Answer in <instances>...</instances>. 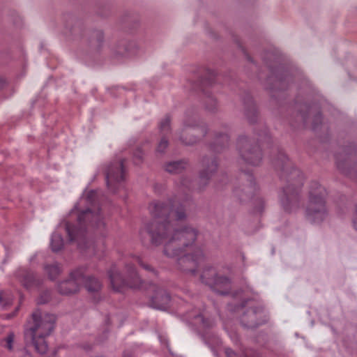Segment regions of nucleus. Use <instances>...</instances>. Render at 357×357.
Returning a JSON list of instances; mask_svg holds the SVG:
<instances>
[{"instance_id": "26", "label": "nucleus", "mask_w": 357, "mask_h": 357, "mask_svg": "<svg viewBox=\"0 0 357 357\" xmlns=\"http://www.w3.org/2000/svg\"><path fill=\"white\" fill-rule=\"evenodd\" d=\"M45 273L51 280H55L61 273V266L57 262L46 264L43 266Z\"/></svg>"}, {"instance_id": "24", "label": "nucleus", "mask_w": 357, "mask_h": 357, "mask_svg": "<svg viewBox=\"0 0 357 357\" xmlns=\"http://www.w3.org/2000/svg\"><path fill=\"white\" fill-rule=\"evenodd\" d=\"M335 159L337 168L342 172V173L349 175L352 178L357 180V164H355L352 167L347 168L345 167L346 163L340 160V154H335Z\"/></svg>"}, {"instance_id": "37", "label": "nucleus", "mask_w": 357, "mask_h": 357, "mask_svg": "<svg viewBox=\"0 0 357 357\" xmlns=\"http://www.w3.org/2000/svg\"><path fill=\"white\" fill-rule=\"evenodd\" d=\"M168 140L165 137H162L158 145L157 151L161 153H164L168 146Z\"/></svg>"}, {"instance_id": "42", "label": "nucleus", "mask_w": 357, "mask_h": 357, "mask_svg": "<svg viewBox=\"0 0 357 357\" xmlns=\"http://www.w3.org/2000/svg\"><path fill=\"white\" fill-rule=\"evenodd\" d=\"M225 352L227 357H238L237 354L230 348H226Z\"/></svg>"}, {"instance_id": "40", "label": "nucleus", "mask_w": 357, "mask_h": 357, "mask_svg": "<svg viewBox=\"0 0 357 357\" xmlns=\"http://www.w3.org/2000/svg\"><path fill=\"white\" fill-rule=\"evenodd\" d=\"M195 319L198 321H200L204 327H209L211 326L209 321H206L202 314H197L195 316Z\"/></svg>"}, {"instance_id": "19", "label": "nucleus", "mask_w": 357, "mask_h": 357, "mask_svg": "<svg viewBox=\"0 0 357 357\" xmlns=\"http://www.w3.org/2000/svg\"><path fill=\"white\" fill-rule=\"evenodd\" d=\"M243 112L246 119L250 123H255L257 121L259 113L257 106L249 93H245L243 100Z\"/></svg>"}, {"instance_id": "30", "label": "nucleus", "mask_w": 357, "mask_h": 357, "mask_svg": "<svg viewBox=\"0 0 357 357\" xmlns=\"http://www.w3.org/2000/svg\"><path fill=\"white\" fill-rule=\"evenodd\" d=\"M170 118L168 116H166L159 123V129L160 131L162 134H166L170 130Z\"/></svg>"}, {"instance_id": "36", "label": "nucleus", "mask_w": 357, "mask_h": 357, "mask_svg": "<svg viewBox=\"0 0 357 357\" xmlns=\"http://www.w3.org/2000/svg\"><path fill=\"white\" fill-rule=\"evenodd\" d=\"M144 157V153L141 149H137L133 153L134 162L136 165H139L142 162Z\"/></svg>"}, {"instance_id": "23", "label": "nucleus", "mask_w": 357, "mask_h": 357, "mask_svg": "<svg viewBox=\"0 0 357 357\" xmlns=\"http://www.w3.org/2000/svg\"><path fill=\"white\" fill-rule=\"evenodd\" d=\"M79 268H83L84 271V277L80 281V284L83 283L89 292H98L100 290L102 287L101 282L93 276L86 275L85 267H80Z\"/></svg>"}, {"instance_id": "5", "label": "nucleus", "mask_w": 357, "mask_h": 357, "mask_svg": "<svg viewBox=\"0 0 357 357\" xmlns=\"http://www.w3.org/2000/svg\"><path fill=\"white\" fill-rule=\"evenodd\" d=\"M55 322L54 314L43 313L39 309L35 310L25 326L24 333L26 345H32L36 352L45 354L48 349L45 338L54 331Z\"/></svg>"}, {"instance_id": "46", "label": "nucleus", "mask_w": 357, "mask_h": 357, "mask_svg": "<svg viewBox=\"0 0 357 357\" xmlns=\"http://www.w3.org/2000/svg\"><path fill=\"white\" fill-rule=\"evenodd\" d=\"M6 85V80L3 78H0V89Z\"/></svg>"}, {"instance_id": "29", "label": "nucleus", "mask_w": 357, "mask_h": 357, "mask_svg": "<svg viewBox=\"0 0 357 357\" xmlns=\"http://www.w3.org/2000/svg\"><path fill=\"white\" fill-rule=\"evenodd\" d=\"M13 297L6 292L0 293V305L6 308L12 304Z\"/></svg>"}, {"instance_id": "14", "label": "nucleus", "mask_w": 357, "mask_h": 357, "mask_svg": "<svg viewBox=\"0 0 357 357\" xmlns=\"http://www.w3.org/2000/svg\"><path fill=\"white\" fill-rule=\"evenodd\" d=\"M266 321V314L261 306L247 309L241 317V324L246 328H255Z\"/></svg>"}, {"instance_id": "21", "label": "nucleus", "mask_w": 357, "mask_h": 357, "mask_svg": "<svg viewBox=\"0 0 357 357\" xmlns=\"http://www.w3.org/2000/svg\"><path fill=\"white\" fill-rule=\"evenodd\" d=\"M144 52L137 41H129L123 47V51L119 50L118 54L125 57H134Z\"/></svg>"}, {"instance_id": "8", "label": "nucleus", "mask_w": 357, "mask_h": 357, "mask_svg": "<svg viewBox=\"0 0 357 357\" xmlns=\"http://www.w3.org/2000/svg\"><path fill=\"white\" fill-rule=\"evenodd\" d=\"M126 278L119 273L115 265L108 271L111 285L116 291H121L125 287H138L142 283V280L132 264H126Z\"/></svg>"}, {"instance_id": "35", "label": "nucleus", "mask_w": 357, "mask_h": 357, "mask_svg": "<svg viewBox=\"0 0 357 357\" xmlns=\"http://www.w3.org/2000/svg\"><path fill=\"white\" fill-rule=\"evenodd\" d=\"M91 37L96 39L98 43H102L104 41V33L102 30H93L91 32Z\"/></svg>"}, {"instance_id": "11", "label": "nucleus", "mask_w": 357, "mask_h": 357, "mask_svg": "<svg viewBox=\"0 0 357 357\" xmlns=\"http://www.w3.org/2000/svg\"><path fill=\"white\" fill-rule=\"evenodd\" d=\"M200 165L198 188L199 190H204L216 173L218 168V161L217 158L213 155H205L201 158Z\"/></svg>"}, {"instance_id": "2", "label": "nucleus", "mask_w": 357, "mask_h": 357, "mask_svg": "<svg viewBox=\"0 0 357 357\" xmlns=\"http://www.w3.org/2000/svg\"><path fill=\"white\" fill-rule=\"evenodd\" d=\"M96 196L95 191H90L84 199L89 206L84 210H80L79 204H77L70 212V215L76 214V226L68 221L59 225V228H63L66 231L68 240L76 242L78 248L82 251L91 249L94 252L93 243L89 239L88 234L93 231H102L105 226L100 208L94 203Z\"/></svg>"}, {"instance_id": "33", "label": "nucleus", "mask_w": 357, "mask_h": 357, "mask_svg": "<svg viewBox=\"0 0 357 357\" xmlns=\"http://www.w3.org/2000/svg\"><path fill=\"white\" fill-rule=\"evenodd\" d=\"M133 261L137 263L144 270L152 273L153 275H156V271H155V269L149 264L144 263L139 257H134Z\"/></svg>"}, {"instance_id": "50", "label": "nucleus", "mask_w": 357, "mask_h": 357, "mask_svg": "<svg viewBox=\"0 0 357 357\" xmlns=\"http://www.w3.org/2000/svg\"><path fill=\"white\" fill-rule=\"evenodd\" d=\"M273 77H269L267 79V82H271L272 80Z\"/></svg>"}, {"instance_id": "18", "label": "nucleus", "mask_w": 357, "mask_h": 357, "mask_svg": "<svg viewBox=\"0 0 357 357\" xmlns=\"http://www.w3.org/2000/svg\"><path fill=\"white\" fill-rule=\"evenodd\" d=\"M154 294L151 296V306L155 309L165 310L170 302V296L167 291L159 287H154Z\"/></svg>"}, {"instance_id": "32", "label": "nucleus", "mask_w": 357, "mask_h": 357, "mask_svg": "<svg viewBox=\"0 0 357 357\" xmlns=\"http://www.w3.org/2000/svg\"><path fill=\"white\" fill-rule=\"evenodd\" d=\"M15 338V334L13 332H10L7 336L2 340L1 344L2 345L8 349L9 350H11L13 349V343Z\"/></svg>"}, {"instance_id": "44", "label": "nucleus", "mask_w": 357, "mask_h": 357, "mask_svg": "<svg viewBox=\"0 0 357 357\" xmlns=\"http://www.w3.org/2000/svg\"><path fill=\"white\" fill-rule=\"evenodd\" d=\"M257 201L259 202V204H260V206H259L257 208V211L258 212H261L263 208H264V201L261 198H257Z\"/></svg>"}, {"instance_id": "22", "label": "nucleus", "mask_w": 357, "mask_h": 357, "mask_svg": "<svg viewBox=\"0 0 357 357\" xmlns=\"http://www.w3.org/2000/svg\"><path fill=\"white\" fill-rule=\"evenodd\" d=\"M189 166L186 159L169 161L164 165L165 170L170 174H177L183 172Z\"/></svg>"}, {"instance_id": "15", "label": "nucleus", "mask_w": 357, "mask_h": 357, "mask_svg": "<svg viewBox=\"0 0 357 357\" xmlns=\"http://www.w3.org/2000/svg\"><path fill=\"white\" fill-rule=\"evenodd\" d=\"M83 277V268H77L72 271L69 279L63 280L58 284L59 292L63 295L77 293L79 289L80 281Z\"/></svg>"}, {"instance_id": "27", "label": "nucleus", "mask_w": 357, "mask_h": 357, "mask_svg": "<svg viewBox=\"0 0 357 357\" xmlns=\"http://www.w3.org/2000/svg\"><path fill=\"white\" fill-rule=\"evenodd\" d=\"M50 245L53 252L61 250L64 245L61 234L57 231L54 232L52 235Z\"/></svg>"}, {"instance_id": "12", "label": "nucleus", "mask_w": 357, "mask_h": 357, "mask_svg": "<svg viewBox=\"0 0 357 357\" xmlns=\"http://www.w3.org/2000/svg\"><path fill=\"white\" fill-rule=\"evenodd\" d=\"M86 33L87 29L82 19L74 15H67L65 17L63 34L68 40L79 41Z\"/></svg>"}, {"instance_id": "28", "label": "nucleus", "mask_w": 357, "mask_h": 357, "mask_svg": "<svg viewBox=\"0 0 357 357\" xmlns=\"http://www.w3.org/2000/svg\"><path fill=\"white\" fill-rule=\"evenodd\" d=\"M217 274L215 269L213 266L206 265L202 270L200 279L203 283L206 284L207 277L215 278L217 277Z\"/></svg>"}, {"instance_id": "17", "label": "nucleus", "mask_w": 357, "mask_h": 357, "mask_svg": "<svg viewBox=\"0 0 357 357\" xmlns=\"http://www.w3.org/2000/svg\"><path fill=\"white\" fill-rule=\"evenodd\" d=\"M207 279L206 285L221 295L227 294L231 289V280L226 276L217 274V277Z\"/></svg>"}, {"instance_id": "25", "label": "nucleus", "mask_w": 357, "mask_h": 357, "mask_svg": "<svg viewBox=\"0 0 357 357\" xmlns=\"http://www.w3.org/2000/svg\"><path fill=\"white\" fill-rule=\"evenodd\" d=\"M290 79L291 77L287 74L276 75L274 84L270 86L268 89L271 91L284 90L287 88Z\"/></svg>"}, {"instance_id": "45", "label": "nucleus", "mask_w": 357, "mask_h": 357, "mask_svg": "<svg viewBox=\"0 0 357 357\" xmlns=\"http://www.w3.org/2000/svg\"><path fill=\"white\" fill-rule=\"evenodd\" d=\"M353 223H354V228L357 231V206L356 207V212H355Z\"/></svg>"}, {"instance_id": "7", "label": "nucleus", "mask_w": 357, "mask_h": 357, "mask_svg": "<svg viewBox=\"0 0 357 357\" xmlns=\"http://www.w3.org/2000/svg\"><path fill=\"white\" fill-rule=\"evenodd\" d=\"M207 125L197 121L194 117H186L179 132L180 142L186 146H192L199 143L208 133Z\"/></svg>"}, {"instance_id": "10", "label": "nucleus", "mask_w": 357, "mask_h": 357, "mask_svg": "<svg viewBox=\"0 0 357 357\" xmlns=\"http://www.w3.org/2000/svg\"><path fill=\"white\" fill-rule=\"evenodd\" d=\"M123 163V159L118 158L110 162L105 167L106 183L108 189L113 193H116L123 186L126 178Z\"/></svg>"}, {"instance_id": "4", "label": "nucleus", "mask_w": 357, "mask_h": 357, "mask_svg": "<svg viewBox=\"0 0 357 357\" xmlns=\"http://www.w3.org/2000/svg\"><path fill=\"white\" fill-rule=\"evenodd\" d=\"M149 211L153 220L144 225L139 231L142 241L146 243L149 241L152 244V237L149 231V227L168 225L175 229H181L185 225L179 226L178 221L186 220L187 213L184 204L172 203L171 200L153 201L149 206Z\"/></svg>"}, {"instance_id": "43", "label": "nucleus", "mask_w": 357, "mask_h": 357, "mask_svg": "<svg viewBox=\"0 0 357 357\" xmlns=\"http://www.w3.org/2000/svg\"><path fill=\"white\" fill-rule=\"evenodd\" d=\"M181 184L186 188H190L191 187L190 181L187 178H182L181 181Z\"/></svg>"}, {"instance_id": "31", "label": "nucleus", "mask_w": 357, "mask_h": 357, "mask_svg": "<svg viewBox=\"0 0 357 357\" xmlns=\"http://www.w3.org/2000/svg\"><path fill=\"white\" fill-rule=\"evenodd\" d=\"M205 105L206 109L210 112H215L217 109V101L213 96H208Z\"/></svg>"}, {"instance_id": "6", "label": "nucleus", "mask_w": 357, "mask_h": 357, "mask_svg": "<svg viewBox=\"0 0 357 357\" xmlns=\"http://www.w3.org/2000/svg\"><path fill=\"white\" fill-rule=\"evenodd\" d=\"M326 189L318 182L311 183L308 195V204L305 210L307 219L312 223L321 222L327 216L326 206Z\"/></svg>"}, {"instance_id": "41", "label": "nucleus", "mask_w": 357, "mask_h": 357, "mask_svg": "<svg viewBox=\"0 0 357 357\" xmlns=\"http://www.w3.org/2000/svg\"><path fill=\"white\" fill-rule=\"evenodd\" d=\"M321 119L322 117L321 114L318 113L314 116V122L312 125L313 130H316L317 128L318 124L321 122Z\"/></svg>"}, {"instance_id": "47", "label": "nucleus", "mask_w": 357, "mask_h": 357, "mask_svg": "<svg viewBox=\"0 0 357 357\" xmlns=\"http://www.w3.org/2000/svg\"><path fill=\"white\" fill-rule=\"evenodd\" d=\"M123 357H132V354L130 352H124Z\"/></svg>"}, {"instance_id": "38", "label": "nucleus", "mask_w": 357, "mask_h": 357, "mask_svg": "<svg viewBox=\"0 0 357 357\" xmlns=\"http://www.w3.org/2000/svg\"><path fill=\"white\" fill-rule=\"evenodd\" d=\"M308 114L305 112H300L297 116L296 121L301 122L303 124L307 123Z\"/></svg>"}, {"instance_id": "16", "label": "nucleus", "mask_w": 357, "mask_h": 357, "mask_svg": "<svg viewBox=\"0 0 357 357\" xmlns=\"http://www.w3.org/2000/svg\"><path fill=\"white\" fill-rule=\"evenodd\" d=\"M229 135L227 131H218L213 132V141L209 143V149L211 151L220 153L225 151L229 146Z\"/></svg>"}, {"instance_id": "48", "label": "nucleus", "mask_w": 357, "mask_h": 357, "mask_svg": "<svg viewBox=\"0 0 357 357\" xmlns=\"http://www.w3.org/2000/svg\"><path fill=\"white\" fill-rule=\"evenodd\" d=\"M264 138L265 139H266V138L269 139L268 133L266 131H265V133H264Z\"/></svg>"}, {"instance_id": "1", "label": "nucleus", "mask_w": 357, "mask_h": 357, "mask_svg": "<svg viewBox=\"0 0 357 357\" xmlns=\"http://www.w3.org/2000/svg\"><path fill=\"white\" fill-rule=\"evenodd\" d=\"M152 245L158 246L164 243L163 254L169 258L178 257V268L185 273L195 275L199 264L205 259V254L197 245L199 230L185 225L181 229H175L168 225L149 227Z\"/></svg>"}, {"instance_id": "51", "label": "nucleus", "mask_w": 357, "mask_h": 357, "mask_svg": "<svg viewBox=\"0 0 357 357\" xmlns=\"http://www.w3.org/2000/svg\"><path fill=\"white\" fill-rule=\"evenodd\" d=\"M91 349V346H89L87 347L86 348H85V349L86 350H90Z\"/></svg>"}, {"instance_id": "52", "label": "nucleus", "mask_w": 357, "mask_h": 357, "mask_svg": "<svg viewBox=\"0 0 357 357\" xmlns=\"http://www.w3.org/2000/svg\"><path fill=\"white\" fill-rule=\"evenodd\" d=\"M158 185H155V186H154V189H155V190H157V188H158Z\"/></svg>"}, {"instance_id": "3", "label": "nucleus", "mask_w": 357, "mask_h": 357, "mask_svg": "<svg viewBox=\"0 0 357 357\" xmlns=\"http://www.w3.org/2000/svg\"><path fill=\"white\" fill-rule=\"evenodd\" d=\"M273 165L280 172V178L287 183L278 192L279 201L283 210L288 213H295L301 206V188L303 175L302 172L294 167L287 156L279 151L274 159Z\"/></svg>"}, {"instance_id": "9", "label": "nucleus", "mask_w": 357, "mask_h": 357, "mask_svg": "<svg viewBox=\"0 0 357 357\" xmlns=\"http://www.w3.org/2000/svg\"><path fill=\"white\" fill-rule=\"evenodd\" d=\"M236 149L241 159L246 164L257 166L262 160V152L259 145L247 136H240L237 140Z\"/></svg>"}, {"instance_id": "13", "label": "nucleus", "mask_w": 357, "mask_h": 357, "mask_svg": "<svg viewBox=\"0 0 357 357\" xmlns=\"http://www.w3.org/2000/svg\"><path fill=\"white\" fill-rule=\"evenodd\" d=\"M240 181L241 184L235 187L234 193L241 202H245L254 196L257 188L253 176L250 173H242L240 176Z\"/></svg>"}, {"instance_id": "39", "label": "nucleus", "mask_w": 357, "mask_h": 357, "mask_svg": "<svg viewBox=\"0 0 357 357\" xmlns=\"http://www.w3.org/2000/svg\"><path fill=\"white\" fill-rule=\"evenodd\" d=\"M15 357H32L30 352H29L26 349H23L17 351L15 353Z\"/></svg>"}, {"instance_id": "49", "label": "nucleus", "mask_w": 357, "mask_h": 357, "mask_svg": "<svg viewBox=\"0 0 357 357\" xmlns=\"http://www.w3.org/2000/svg\"><path fill=\"white\" fill-rule=\"evenodd\" d=\"M246 303H247V301H243V302L241 303V307H245V306Z\"/></svg>"}, {"instance_id": "20", "label": "nucleus", "mask_w": 357, "mask_h": 357, "mask_svg": "<svg viewBox=\"0 0 357 357\" xmlns=\"http://www.w3.org/2000/svg\"><path fill=\"white\" fill-rule=\"evenodd\" d=\"M18 277L22 285L26 289L38 287L42 283L41 278L31 270L20 271Z\"/></svg>"}, {"instance_id": "34", "label": "nucleus", "mask_w": 357, "mask_h": 357, "mask_svg": "<svg viewBox=\"0 0 357 357\" xmlns=\"http://www.w3.org/2000/svg\"><path fill=\"white\" fill-rule=\"evenodd\" d=\"M51 298L50 291L49 290L45 291L42 292L40 296L37 299L38 304H45L47 303Z\"/></svg>"}]
</instances>
